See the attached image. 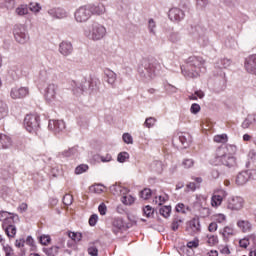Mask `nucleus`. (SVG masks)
<instances>
[{"mask_svg":"<svg viewBox=\"0 0 256 256\" xmlns=\"http://www.w3.org/2000/svg\"><path fill=\"white\" fill-rule=\"evenodd\" d=\"M202 69H205V59L192 56L187 60V67L181 68V71L186 79H197Z\"/></svg>","mask_w":256,"mask_h":256,"instance_id":"1","label":"nucleus"},{"mask_svg":"<svg viewBox=\"0 0 256 256\" xmlns=\"http://www.w3.org/2000/svg\"><path fill=\"white\" fill-rule=\"evenodd\" d=\"M84 37L89 41H103L107 37V28L97 21H91L84 29Z\"/></svg>","mask_w":256,"mask_h":256,"instance_id":"2","label":"nucleus"},{"mask_svg":"<svg viewBox=\"0 0 256 256\" xmlns=\"http://www.w3.org/2000/svg\"><path fill=\"white\" fill-rule=\"evenodd\" d=\"M215 164L216 165H222L223 167H226V169H229L230 171H235L237 168V157L233 155H227L222 154L221 156H217L215 158Z\"/></svg>","mask_w":256,"mask_h":256,"instance_id":"3","label":"nucleus"},{"mask_svg":"<svg viewBox=\"0 0 256 256\" xmlns=\"http://www.w3.org/2000/svg\"><path fill=\"white\" fill-rule=\"evenodd\" d=\"M14 39L20 45H25L29 41V32L25 25H16L13 30Z\"/></svg>","mask_w":256,"mask_h":256,"instance_id":"4","label":"nucleus"},{"mask_svg":"<svg viewBox=\"0 0 256 256\" xmlns=\"http://www.w3.org/2000/svg\"><path fill=\"white\" fill-rule=\"evenodd\" d=\"M24 128L28 133H37L39 131V116L28 114L24 118Z\"/></svg>","mask_w":256,"mask_h":256,"instance_id":"5","label":"nucleus"},{"mask_svg":"<svg viewBox=\"0 0 256 256\" xmlns=\"http://www.w3.org/2000/svg\"><path fill=\"white\" fill-rule=\"evenodd\" d=\"M75 21L77 23H85L91 19V10L89 9V5H84L79 7L74 13Z\"/></svg>","mask_w":256,"mask_h":256,"instance_id":"6","label":"nucleus"},{"mask_svg":"<svg viewBox=\"0 0 256 256\" xmlns=\"http://www.w3.org/2000/svg\"><path fill=\"white\" fill-rule=\"evenodd\" d=\"M57 93L59 86L55 83H50L44 90V99L47 103H55L57 101Z\"/></svg>","mask_w":256,"mask_h":256,"instance_id":"7","label":"nucleus"},{"mask_svg":"<svg viewBox=\"0 0 256 256\" xmlns=\"http://www.w3.org/2000/svg\"><path fill=\"white\" fill-rule=\"evenodd\" d=\"M245 207V199L240 196H231L227 200V209L230 211H241Z\"/></svg>","mask_w":256,"mask_h":256,"instance_id":"8","label":"nucleus"},{"mask_svg":"<svg viewBox=\"0 0 256 256\" xmlns=\"http://www.w3.org/2000/svg\"><path fill=\"white\" fill-rule=\"evenodd\" d=\"M193 139L191 138V134L187 132H179L173 139V143H175L178 147H184L187 149L189 145H191Z\"/></svg>","mask_w":256,"mask_h":256,"instance_id":"9","label":"nucleus"},{"mask_svg":"<svg viewBox=\"0 0 256 256\" xmlns=\"http://www.w3.org/2000/svg\"><path fill=\"white\" fill-rule=\"evenodd\" d=\"M65 121L63 120H50L48 124L49 131H52L54 135H61L65 131Z\"/></svg>","mask_w":256,"mask_h":256,"instance_id":"10","label":"nucleus"},{"mask_svg":"<svg viewBox=\"0 0 256 256\" xmlns=\"http://www.w3.org/2000/svg\"><path fill=\"white\" fill-rule=\"evenodd\" d=\"M88 9H90L91 16L97 15L98 17H101V15L107 13V7L101 2L88 4Z\"/></svg>","mask_w":256,"mask_h":256,"instance_id":"11","label":"nucleus"},{"mask_svg":"<svg viewBox=\"0 0 256 256\" xmlns=\"http://www.w3.org/2000/svg\"><path fill=\"white\" fill-rule=\"evenodd\" d=\"M168 17L173 23H179L185 19V12L181 8L173 7L169 10Z\"/></svg>","mask_w":256,"mask_h":256,"instance_id":"12","label":"nucleus"},{"mask_svg":"<svg viewBox=\"0 0 256 256\" xmlns=\"http://www.w3.org/2000/svg\"><path fill=\"white\" fill-rule=\"evenodd\" d=\"M227 195V191L223 189L215 191L211 198L212 207H220L221 203H223V199H225Z\"/></svg>","mask_w":256,"mask_h":256,"instance_id":"13","label":"nucleus"},{"mask_svg":"<svg viewBox=\"0 0 256 256\" xmlns=\"http://www.w3.org/2000/svg\"><path fill=\"white\" fill-rule=\"evenodd\" d=\"M29 95V88L27 87H14L10 91L11 99H25Z\"/></svg>","mask_w":256,"mask_h":256,"instance_id":"14","label":"nucleus"},{"mask_svg":"<svg viewBox=\"0 0 256 256\" xmlns=\"http://www.w3.org/2000/svg\"><path fill=\"white\" fill-rule=\"evenodd\" d=\"M59 53L62 54L63 57H69L71 53H73V44L69 41H62L59 44Z\"/></svg>","mask_w":256,"mask_h":256,"instance_id":"15","label":"nucleus"},{"mask_svg":"<svg viewBox=\"0 0 256 256\" xmlns=\"http://www.w3.org/2000/svg\"><path fill=\"white\" fill-rule=\"evenodd\" d=\"M186 231H188L190 235H195V233H199V231H201V224L199 223V219L194 218L190 220L187 223Z\"/></svg>","mask_w":256,"mask_h":256,"instance_id":"16","label":"nucleus"},{"mask_svg":"<svg viewBox=\"0 0 256 256\" xmlns=\"http://www.w3.org/2000/svg\"><path fill=\"white\" fill-rule=\"evenodd\" d=\"M245 69L248 73L256 75V54H253L246 58Z\"/></svg>","mask_w":256,"mask_h":256,"instance_id":"17","label":"nucleus"},{"mask_svg":"<svg viewBox=\"0 0 256 256\" xmlns=\"http://www.w3.org/2000/svg\"><path fill=\"white\" fill-rule=\"evenodd\" d=\"M47 13L52 19H65L67 17V12L61 8H51Z\"/></svg>","mask_w":256,"mask_h":256,"instance_id":"18","label":"nucleus"},{"mask_svg":"<svg viewBox=\"0 0 256 256\" xmlns=\"http://www.w3.org/2000/svg\"><path fill=\"white\" fill-rule=\"evenodd\" d=\"M236 225L242 233H251L253 229V224L249 220H238Z\"/></svg>","mask_w":256,"mask_h":256,"instance_id":"19","label":"nucleus"},{"mask_svg":"<svg viewBox=\"0 0 256 256\" xmlns=\"http://www.w3.org/2000/svg\"><path fill=\"white\" fill-rule=\"evenodd\" d=\"M121 203H123V205H128V206L133 205V203H135V197L133 195L129 194L128 188H126L122 192Z\"/></svg>","mask_w":256,"mask_h":256,"instance_id":"20","label":"nucleus"},{"mask_svg":"<svg viewBox=\"0 0 256 256\" xmlns=\"http://www.w3.org/2000/svg\"><path fill=\"white\" fill-rule=\"evenodd\" d=\"M13 219V214L7 211L0 212V221H2V227H5L6 225H13Z\"/></svg>","mask_w":256,"mask_h":256,"instance_id":"21","label":"nucleus"},{"mask_svg":"<svg viewBox=\"0 0 256 256\" xmlns=\"http://www.w3.org/2000/svg\"><path fill=\"white\" fill-rule=\"evenodd\" d=\"M11 145H13L11 137L5 134H0V149H9Z\"/></svg>","mask_w":256,"mask_h":256,"instance_id":"22","label":"nucleus"},{"mask_svg":"<svg viewBox=\"0 0 256 256\" xmlns=\"http://www.w3.org/2000/svg\"><path fill=\"white\" fill-rule=\"evenodd\" d=\"M249 181V172L243 171L236 176V185L243 186Z\"/></svg>","mask_w":256,"mask_h":256,"instance_id":"23","label":"nucleus"},{"mask_svg":"<svg viewBox=\"0 0 256 256\" xmlns=\"http://www.w3.org/2000/svg\"><path fill=\"white\" fill-rule=\"evenodd\" d=\"M87 253L90 256H99V242H90L87 247Z\"/></svg>","mask_w":256,"mask_h":256,"instance_id":"24","label":"nucleus"},{"mask_svg":"<svg viewBox=\"0 0 256 256\" xmlns=\"http://www.w3.org/2000/svg\"><path fill=\"white\" fill-rule=\"evenodd\" d=\"M9 117V107L7 104L0 102V121H5Z\"/></svg>","mask_w":256,"mask_h":256,"instance_id":"25","label":"nucleus"},{"mask_svg":"<svg viewBox=\"0 0 256 256\" xmlns=\"http://www.w3.org/2000/svg\"><path fill=\"white\" fill-rule=\"evenodd\" d=\"M28 9L34 15H39V13H41V9H43V7L41 6V4H39L37 2H31L28 6Z\"/></svg>","mask_w":256,"mask_h":256,"instance_id":"26","label":"nucleus"},{"mask_svg":"<svg viewBox=\"0 0 256 256\" xmlns=\"http://www.w3.org/2000/svg\"><path fill=\"white\" fill-rule=\"evenodd\" d=\"M112 225L114 233L121 231V229L125 227V223L123 222L122 218H115Z\"/></svg>","mask_w":256,"mask_h":256,"instance_id":"27","label":"nucleus"},{"mask_svg":"<svg viewBox=\"0 0 256 256\" xmlns=\"http://www.w3.org/2000/svg\"><path fill=\"white\" fill-rule=\"evenodd\" d=\"M3 229H5V233L8 237H15V235H17V228L13 226V224H6Z\"/></svg>","mask_w":256,"mask_h":256,"instance_id":"28","label":"nucleus"},{"mask_svg":"<svg viewBox=\"0 0 256 256\" xmlns=\"http://www.w3.org/2000/svg\"><path fill=\"white\" fill-rule=\"evenodd\" d=\"M105 75L107 77V83H109V85H113L115 81H117V74H115V72H113L112 70H105Z\"/></svg>","mask_w":256,"mask_h":256,"instance_id":"29","label":"nucleus"},{"mask_svg":"<svg viewBox=\"0 0 256 256\" xmlns=\"http://www.w3.org/2000/svg\"><path fill=\"white\" fill-rule=\"evenodd\" d=\"M237 153V146L235 144H227L225 146V151L223 155H232L235 157V154Z\"/></svg>","mask_w":256,"mask_h":256,"instance_id":"30","label":"nucleus"},{"mask_svg":"<svg viewBox=\"0 0 256 256\" xmlns=\"http://www.w3.org/2000/svg\"><path fill=\"white\" fill-rule=\"evenodd\" d=\"M126 187L120 186V185H112L110 187V191L112 193V195H123V191L126 190Z\"/></svg>","mask_w":256,"mask_h":256,"instance_id":"31","label":"nucleus"},{"mask_svg":"<svg viewBox=\"0 0 256 256\" xmlns=\"http://www.w3.org/2000/svg\"><path fill=\"white\" fill-rule=\"evenodd\" d=\"M15 13L18 14L20 17L29 14V7L27 5H20L16 8Z\"/></svg>","mask_w":256,"mask_h":256,"instance_id":"32","label":"nucleus"},{"mask_svg":"<svg viewBox=\"0 0 256 256\" xmlns=\"http://www.w3.org/2000/svg\"><path fill=\"white\" fill-rule=\"evenodd\" d=\"M254 121H255V116L248 115L242 123L243 129H249V127H251V125H253Z\"/></svg>","mask_w":256,"mask_h":256,"instance_id":"33","label":"nucleus"},{"mask_svg":"<svg viewBox=\"0 0 256 256\" xmlns=\"http://www.w3.org/2000/svg\"><path fill=\"white\" fill-rule=\"evenodd\" d=\"M206 239H207L206 243L210 247H215V245H217V243H219V238L215 235H207Z\"/></svg>","mask_w":256,"mask_h":256,"instance_id":"34","label":"nucleus"},{"mask_svg":"<svg viewBox=\"0 0 256 256\" xmlns=\"http://www.w3.org/2000/svg\"><path fill=\"white\" fill-rule=\"evenodd\" d=\"M176 211L177 213H182L183 215H185L189 213V211H191V208L183 203H179L178 205H176Z\"/></svg>","mask_w":256,"mask_h":256,"instance_id":"35","label":"nucleus"},{"mask_svg":"<svg viewBox=\"0 0 256 256\" xmlns=\"http://www.w3.org/2000/svg\"><path fill=\"white\" fill-rule=\"evenodd\" d=\"M169 200V196L167 194L156 196L153 200V203L156 205H163V203H166Z\"/></svg>","mask_w":256,"mask_h":256,"instance_id":"36","label":"nucleus"},{"mask_svg":"<svg viewBox=\"0 0 256 256\" xmlns=\"http://www.w3.org/2000/svg\"><path fill=\"white\" fill-rule=\"evenodd\" d=\"M68 237L72 239V241H74L75 243H79V241L83 239V234H81L80 232H69Z\"/></svg>","mask_w":256,"mask_h":256,"instance_id":"37","label":"nucleus"},{"mask_svg":"<svg viewBox=\"0 0 256 256\" xmlns=\"http://www.w3.org/2000/svg\"><path fill=\"white\" fill-rule=\"evenodd\" d=\"M148 29H149V32L152 35H156L157 34V23H155V20L149 19V21H148Z\"/></svg>","mask_w":256,"mask_h":256,"instance_id":"38","label":"nucleus"},{"mask_svg":"<svg viewBox=\"0 0 256 256\" xmlns=\"http://www.w3.org/2000/svg\"><path fill=\"white\" fill-rule=\"evenodd\" d=\"M77 153H78V150H77V147H72V148H69V149H67V150H64L63 152H62V155L64 156V157H73V155H77Z\"/></svg>","mask_w":256,"mask_h":256,"instance_id":"39","label":"nucleus"},{"mask_svg":"<svg viewBox=\"0 0 256 256\" xmlns=\"http://www.w3.org/2000/svg\"><path fill=\"white\" fill-rule=\"evenodd\" d=\"M229 138L227 137V134H219L214 136V142L215 143H227Z\"/></svg>","mask_w":256,"mask_h":256,"instance_id":"40","label":"nucleus"},{"mask_svg":"<svg viewBox=\"0 0 256 256\" xmlns=\"http://www.w3.org/2000/svg\"><path fill=\"white\" fill-rule=\"evenodd\" d=\"M159 213L160 215H162V217H165L167 219V217L171 215V206H163L162 208H160Z\"/></svg>","mask_w":256,"mask_h":256,"instance_id":"41","label":"nucleus"},{"mask_svg":"<svg viewBox=\"0 0 256 256\" xmlns=\"http://www.w3.org/2000/svg\"><path fill=\"white\" fill-rule=\"evenodd\" d=\"M59 251V247L57 246H52L50 248L44 249V253H46L47 256H55L57 255Z\"/></svg>","mask_w":256,"mask_h":256,"instance_id":"42","label":"nucleus"},{"mask_svg":"<svg viewBox=\"0 0 256 256\" xmlns=\"http://www.w3.org/2000/svg\"><path fill=\"white\" fill-rule=\"evenodd\" d=\"M223 237H229V235H235V229L231 226H226L222 230Z\"/></svg>","mask_w":256,"mask_h":256,"instance_id":"43","label":"nucleus"},{"mask_svg":"<svg viewBox=\"0 0 256 256\" xmlns=\"http://www.w3.org/2000/svg\"><path fill=\"white\" fill-rule=\"evenodd\" d=\"M212 217L216 223H225L227 221V216H225V214H214Z\"/></svg>","mask_w":256,"mask_h":256,"instance_id":"44","label":"nucleus"},{"mask_svg":"<svg viewBox=\"0 0 256 256\" xmlns=\"http://www.w3.org/2000/svg\"><path fill=\"white\" fill-rule=\"evenodd\" d=\"M103 189H105V186L102 184H95L90 187V191H93L94 193H97L98 195L103 193Z\"/></svg>","mask_w":256,"mask_h":256,"instance_id":"45","label":"nucleus"},{"mask_svg":"<svg viewBox=\"0 0 256 256\" xmlns=\"http://www.w3.org/2000/svg\"><path fill=\"white\" fill-rule=\"evenodd\" d=\"M193 165H195V161H193V159L191 158H186L182 161V166L184 167V169H191Z\"/></svg>","mask_w":256,"mask_h":256,"instance_id":"46","label":"nucleus"},{"mask_svg":"<svg viewBox=\"0 0 256 256\" xmlns=\"http://www.w3.org/2000/svg\"><path fill=\"white\" fill-rule=\"evenodd\" d=\"M127 159H129V153H127V152H120L117 156V161L119 163H125V161H127Z\"/></svg>","mask_w":256,"mask_h":256,"instance_id":"47","label":"nucleus"},{"mask_svg":"<svg viewBox=\"0 0 256 256\" xmlns=\"http://www.w3.org/2000/svg\"><path fill=\"white\" fill-rule=\"evenodd\" d=\"M142 76H144L145 79H153L155 77V71L153 69H145Z\"/></svg>","mask_w":256,"mask_h":256,"instance_id":"48","label":"nucleus"},{"mask_svg":"<svg viewBox=\"0 0 256 256\" xmlns=\"http://www.w3.org/2000/svg\"><path fill=\"white\" fill-rule=\"evenodd\" d=\"M209 5V0H196V7L197 9H205Z\"/></svg>","mask_w":256,"mask_h":256,"instance_id":"49","label":"nucleus"},{"mask_svg":"<svg viewBox=\"0 0 256 256\" xmlns=\"http://www.w3.org/2000/svg\"><path fill=\"white\" fill-rule=\"evenodd\" d=\"M122 139L127 145H133V136H131V134L124 133Z\"/></svg>","mask_w":256,"mask_h":256,"instance_id":"50","label":"nucleus"},{"mask_svg":"<svg viewBox=\"0 0 256 256\" xmlns=\"http://www.w3.org/2000/svg\"><path fill=\"white\" fill-rule=\"evenodd\" d=\"M157 122V119L153 118V117H149L145 120V127H147L148 129H151V127H153V125H155V123Z\"/></svg>","mask_w":256,"mask_h":256,"instance_id":"51","label":"nucleus"},{"mask_svg":"<svg viewBox=\"0 0 256 256\" xmlns=\"http://www.w3.org/2000/svg\"><path fill=\"white\" fill-rule=\"evenodd\" d=\"M181 223H183V220H181L180 218H175L171 225L172 231H177V229H179V225H181Z\"/></svg>","mask_w":256,"mask_h":256,"instance_id":"52","label":"nucleus"},{"mask_svg":"<svg viewBox=\"0 0 256 256\" xmlns=\"http://www.w3.org/2000/svg\"><path fill=\"white\" fill-rule=\"evenodd\" d=\"M140 197L144 200L149 199V197H151V189L146 188V189L142 190L140 193Z\"/></svg>","mask_w":256,"mask_h":256,"instance_id":"53","label":"nucleus"},{"mask_svg":"<svg viewBox=\"0 0 256 256\" xmlns=\"http://www.w3.org/2000/svg\"><path fill=\"white\" fill-rule=\"evenodd\" d=\"M40 243L41 245H49L51 243V236L49 235L40 236Z\"/></svg>","mask_w":256,"mask_h":256,"instance_id":"54","label":"nucleus"},{"mask_svg":"<svg viewBox=\"0 0 256 256\" xmlns=\"http://www.w3.org/2000/svg\"><path fill=\"white\" fill-rule=\"evenodd\" d=\"M192 35H203V28L201 26H194L191 28Z\"/></svg>","mask_w":256,"mask_h":256,"instance_id":"55","label":"nucleus"},{"mask_svg":"<svg viewBox=\"0 0 256 256\" xmlns=\"http://www.w3.org/2000/svg\"><path fill=\"white\" fill-rule=\"evenodd\" d=\"M87 169H89V167L85 164H82V165L76 167L75 173H76V175H81V173H85V171H87Z\"/></svg>","mask_w":256,"mask_h":256,"instance_id":"56","label":"nucleus"},{"mask_svg":"<svg viewBox=\"0 0 256 256\" xmlns=\"http://www.w3.org/2000/svg\"><path fill=\"white\" fill-rule=\"evenodd\" d=\"M99 159L102 163H111V161H113V156H111V154H106L104 156H99Z\"/></svg>","mask_w":256,"mask_h":256,"instance_id":"57","label":"nucleus"},{"mask_svg":"<svg viewBox=\"0 0 256 256\" xmlns=\"http://www.w3.org/2000/svg\"><path fill=\"white\" fill-rule=\"evenodd\" d=\"M153 212H154L153 208L149 205H147L143 208V213H144L145 217H148V218L151 217V215H153Z\"/></svg>","mask_w":256,"mask_h":256,"instance_id":"58","label":"nucleus"},{"mask_svg":"<svg viewBox=\"0 0 256 256\" xmlns=\"http://www.w3.org/2000/svg\"><path fill=\"white\" fill-rule=\"evenodd\" d=\"M189 249H197L199 247V239H194L187 243Z\"/></svg>","mask_w":256,"mask_h":256,"instance_id":"59","label":"nucleus"},{"mask_svg":"<svg viewBox=\"0 0 256 256\" xmlns=\"http://www.w3.org/2000/svg\"><path fill=\"white\" fill-rule=\"evenodd\" d=\"M201 111V106L197 103L191 105L190 112L194 115H197Z\"/></svg>","mask_w":256,"mask_h":256,"instance_id":"60","label":"nucleus"},{"mask_svg":"<svg viewBox=\"0 0 256 256\" xmlns=\"http://www.w3.org/2000/svg\"><path fill=\"white\" fill-rule=\"evenodd\" d=\"M170 41L172 43H179V41H181V36L178 33H172L170 34Z\"/></svg>","mask_w":256,"mask_h":256,"instance_id":"61","label":"nucleus"},{"mask_svg":"<svg viewBox=\"0 0 256 256\" xmlns=\"http://www.w3.org/2000/svg\"><path fill=\"white\" fill-rule=\"evenodd\" d=\"M64 205H71L73 203V196L70 194H66L63 198Z\"/></svg>","mask_w":256,"mask_h":256,"instance_id":"62","label":"nucleus"},{"mask_svg":"<svg viewBox=\"0 0 256 256\" xmlns=\"http://www.w3.org/2000/svg\"><path fill=\"white\" fill-rule=\"evenodd\" d=\"M240 247H243V249H247L249 247V238H243L239 241Z\"/></svg>","mask_w":256,"mask_h":256,"instance_id":"63","label":"nucleus"},{"mask_svg":"<svg viewBox=\"0 0 256 256\" xmlns=\"http://www.w3.org/2000/svg\"><path fill=\"white\" fill-rule=\"evenodd\" d=\"M3 250L5 251L6 256H11L13 255V249L9 245H3Z\"/></svg>","mask_w":256,"mask_h":256,"instance_id":"64","label":"nucleus"}]
</instances>
